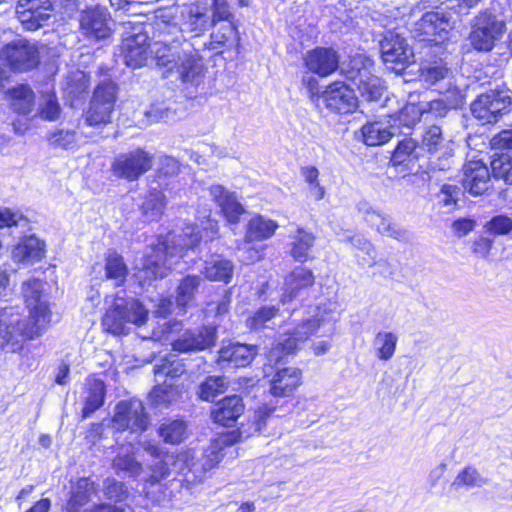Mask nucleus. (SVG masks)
Returning <instances> with one entry per match:
<instances>
[{"label":"nucleus","mask_w":512,"mask_h":512,"mask_svg":"<svg viewBox=\"0 0 512 512\" xmlns=\"http://www.w3.org/2000/svg\"><path fill=\"white\" fill-rule=\"evenodd\" d=\"M356 209L370 226L376 225V220L380 217L381 212L374 209L368 201H359L356 205Z\"/></svg>","instance_id":"69168bd1"},{"label":"nucleus","mask_w":512,"mask_h":512,"mask_svg":"<svg viewBox=\"0 0 512 512\" xmlns=\"http://www.w3.org/2000/svg\"><path fill=\"white\" fill-rule=\"evenodd\" d=\"M373 227L383 236L401 240L405 237V231L396 223L392 222L390 217L380 213V217L376 220Z\"/></svg>","instance_id":"5fc2aeb1"},{"label":"nucleus","mask_w":512,"mask_h":512,"mask_svg":"<svg viewBox=\"0 0 512 512\" xmlns=\"http://www.w3.org/2000/svg\"><path fill=\"white\" fill-rule=\"evenodd\" d=\"M416 148V143L411 138L400 141L392 154V161L395 165L404 163Z\"/></svg>","instance_id":"680f3d73"},{"label":"nucleus","mask_w":512,"mask_h":512,"mask_svg":"<svg viewBox=\"0 0 512 512\" xmlns=\"http://www.w3.org/2000/svg\"><path fill=\"white\" fill-rule=\"evenodd\" d=\"M490 181L488 167L480 160H470L463 167V186L474 196L487 191Z\"/></svg>","instance_id":"5701e85b"},{"label":"nucleus","mask_w":512,"mask_h":512,"mask_svg":"<svg viewBox=\"0 0 512 512\" xmlns=\"http://www.w3.org/2000/svg\"><path fill=\"white\" fill-rule=\"evenodd\" d=\"M326 107L338 114H349L356 110L358 99L354 90L344 82H334L322 94Z\"/></svg>","instance_id":"6ab92c4d"},{"label":"nucleus","mask_w":512,"mask_h":512,"mask_svg":"<svg viewBox=\"0 0 512 512\" xmlns=\"http://www.w3.org/2000/svg\"><path fill=\"white\" fill-rule=\"evenodd\" d=\"M383 61L392 70H401L413 61L414 53L406 39L394 31H388L380 42Z\"/></svg>","instance_id":"4468645a"},{"label":"nucleus","mask_w":512,"mask_h":512,"mask_svg":"<svg viewBox=\"0 0 512 512\" xmlns=\"http://www.w3.org/2000/svg\"><path fill=\"white\" fill-rule=\"evenodd\" d=\"M45 254V243L35 236L25 237L12 251L16 262L34 263L40 261Z\"/></svg>","instance_id":"c756f323"},{"label":"nucleus","mask_w":512,"mask_h":512,"mask_svg":"<svg viewBox=\"0 0 512 512\" xmlns=\"http://www.w3.org/2000/svg\"><path fill=\"white\" fill-rule=\"evenodd\" d=\"M158 31L163 39L155 42L150 50L157 65L170 71L175 69L183 82L198 84L203 77L204 65L193 44L177 36L170 39L172 35Z\"/></svg>","instance_id":"f03ea898"},{"label":"nucleus","mask_w":512,"mask_h":512,"mask_svg":"<svg viewBox=\"0 0 512 512\" xmlns=\"http://www.w3.org/2000/svg\"><path fill=\"white\" fill-rule=\"evenodd\" d=\"M234 271L230 260L220 257H212L205 261L204 275L210 281L229 283Z\"/></svg>","instance_id":"72a5a7b5"},{"label":"nucleus","mask_w":512,"mask_h":512,"mask_svg":"<svg viewBox=\"0 0 512 512\" xmlns=\"http://www.w3.org/2000/svg\"><path fill=\"white\" fill-rule=\"evenodd\" d=\"M23 220V216L18 212H13L8 208H0V227H11L18 225Z\"/></svg>","instance_id":"774afa93"},{"label":"nucleus","mask_w":512,"mask_h":512,"mask_svg":"<svg viewBox=\"0 0 512 512\" xmlns=\"http://www.w3.org/2000/svg\"><path fill=\"white\" fill-rule=\"evenodd\" d=\"M148 310L138 300L117 299L107 310L103 319V328L114 335L127 334V324L141 326L146 323Z\"/></svg>","instance_id":"423d86ee"},{"label":"nucleus","mask_w":512,"mask_h":512,"mask_svg":"<svg viewBox=\"0 0 512 512\" xmlns=\"http://www.w3.org/2000/svg\"><path fill=\"white\" fill-rule=\"evenodd\" d=\"M326 321L324 314L321 313L320 307H311L308 316L297 325L292 333L284 334L281 340L270 352V360L280 357L281 353L289 354L297 349L298 344L306 341L309 336L313 335L316 330Z\"/></svg>","instance_id":"1a4fd4ad"},{"label":"nucleus","mask_w":512,"mask_h":512,"mask_svg":"<svg viewBox=\"0 0 512 512\" xmlns=\"http://www.w3.org/2000/svg\"><path fill=\"white\" fill-rule=\"evenodd\" d=\"M110 16L105 8H89L81 13L80 29L89 39H106L111 34L109 27Z\"/></svg>","instance_id":"412c9836"},{"label":"nucleus","mask_w":512,"mask_h":512,"mask_svg":"<svg viewBox=\"0 0 512 512\" xmlns=\"http://www.w3.org/2000/svg\"><path fill=\"white\" fill-rule=\"evenodd\" d=\"M158 31L163 39L155 42L150 50L157 65L170 71L175 69L183 82L198 84L203 77L204 65L193 44L177 36L170 39L172 35Z\"/></svg>","instance_id":"7ed1b4c3"},{"label":"nucleus","mask_w":512,"mask_h":512,"mask_svg":"<svg viewBox=\"0 0 512 512\" xmlns=\"http://www.w3.org/2000/svg\"><path fill=\"white\" fill-rule=\"evenodd\" d=\"M278 309L274 306H265L260 308L254 313L252 317L247 320V324L250 328L259 329L266 326V323L275 317Z\"/></svg>","instance_id":"052dcab7"},{"label":"nucleus","mask_w":512,"mask_h":512,"mask_svg":"<svg viewBox=\"0 0 512 512\" xmlns=\"http://www.w3.org/2000/svg\"><path fill=\"white\" fill-rule=\"evenodd\" d=\"M398 337L392 332L380 331L376 334L373 344L380 360L387 361L395 353Z\"/></svg>","instance_id":"c03bdc74"},{"label":"nucleus","mask_w":512,"mask_h":512,"mask_svg":"<svg viewBox=\"0 0 512 512\" xmlns=\"http://www.w3.org/2000/svg\"><path fill=\"white\" fill-rule=\"evenodd\" d=\"M10 105L13 111L27 115L34 107L35 96L32 89L27 85H19L8 91Z\"/></svg>","instance_id":"f704fd0d"},{"label":"nucleus","mask_w":512,"mask_h":512,"mask_svg":"<svg viewBox=\"0 0 512 512\" xmlns=\"http://www.w3.org/2000/svg\"><path fill=\"white\" fill-rule=\"evenodd\" d=\"M0 60L18 71H28L39 63V52L34 43L18 39L0 48Z\"/></svg>","instance_id":"ddd939ff"},{"label":"nucleus","mask_w":512,"mask_h":512,"mask_svg":"<svg viewBox=\"0 0 512 512\" xmlns=\"http://www.w3.org/2000/svg\"><path fill=\"white\" fill-rule=\"evenodd\" d=\"M216 341L214 327H200L184 331L172 342L173 350L178 352H196L210 348Z\"/></svg>","instance_id":"aec40b11"},{"label":"nucleus","mask_w":512,"mask_h":512,"mask_svg":"<svg viewBox=\"0 0 512 512\" xmlns=\"http://www.w3.org/2000/svg\"><path fill=\"white\" fill-rule=\"evenodd\" d=\"M361 139L367 146H377L388 142L394 135L392 127L385 121L368 122L362 126Z\"/></svg>","instance_id":"7c9ffc66"},{"label":"nucleus","mask_w":512,"mask_h":512,"mask_svg":"<svg viewBox=\"0 0 512 512\" xmlns=\"http://www.w3.org/2000/svg\"><path fill=\"white\" fill-rule=\"evenodd\" d=\"M485 229L493 235H506L512 231V218L507 215L494 216L486 223Z\"/></svg>","instance_id":"13d9d810"},{"label":"nucleus","mask_w":512,"mask_h":512,"mask_svg":"<svg viewBox=\"0 0 512 512\" xmlns=\"http://www.w3.org/2000/svg\"><path fill=\"white\" fill-rule=\"evenodd\" d=\"M490 144L494 149H512V130H503L494 135Z\"/></svg>","instance_id":"338daca9"},{"label":"nucleus","mask_w":512,"mask_h":512,"mask_svg":"<svg viewBox=\"0 0 512 512\" xmlns=\"http://www.w3.org/2000/svg\"><path fill=\"white\" fill-rule=\"evenodd\" d=\"M180 395L178 387L174 382H160L152 389L149 394L150 403L159 408L168 407L175 402Z\"/></svg>","instance_id":"58836bf2"},{"label":"nucleus","mask_w":512,"mask_h":512,"mask_svg":"<svg viewBox=\"0 0 512 512\" xmlns=\"http://www.w3.org/2000/svg\"><path fill=\"white\" fill-rule=\"evenodd\" d=\"M451 28L448 16L441 12L430 11L413 23L411 33L419 41L438 42Z\"/></svg>","instance_id":"dca6fc26"},{"label":"nucleus","mask_w":512,"mask_h":512,"mask_svg":"<svg viewBox=\"0 0 512 512\" xmlns=\"http://www.w3.org/2000/svg\"><path fill=\"white\" fill-rule=\"evenodd\" d=\"M117 99V86L112 81H103L94 90L85 122L91 127H101L111 122Z\"/></svg>","instance_id":"6e6552de"},{"label":"nucleus","mask_w":512,"mask_h":512,"mask_svg":"<svg viewBox=\"0 0 512 512\" xmlns=\"http://www.w3.org/2000/svg\"><path fill=\"white\" fill-rule=\"evenodd\" d=\"M51 146L60 149H74L77 146V136L74 130L59 129L48 135Z\"/></svg>","instance_id":"864d4df0"},{"label":"nucleus","mask_w":512,"mask_h":512,"mask_svg":"<svg viewBox=\"0 0 512 512\" xmlns=\"http://www.w3.org/2000/svg\"><path fill=\"white\" fill-rule=\"evenodd\" d=\"M244 412V404L238 396H229L215 404L211 415L216 423L230 426Z\"/></svg>","instance_id":"bb28decb"},{"label":"nucleus","mask_w":512,"mask_h":512,"mask_svg":"<svg viewBox=\"0 0 512 512\" xmlns=\"http://www.w3.org/2000/svg\"><path fill=\"white\" fill-rule=\"evenodd\" d=\"M278 228L275 221L264 218L263 216L253 217L247 227L246 240H264L270 238Z\"/></svg>","instance_id":"ea45409f"},{"label":"nucleus","mask_w":512,"mask_h":512,"mask_svg":"<svg viewBox=\"0 0 512 512\" xmlns=\"http://www.w3.org/2000/svg\"><path fill=\"white\" fill-rule=\"evenodd\" d=\"M491 170L494 178L512 184V157L507 154L494 157L491 161Z\"/></svg>","instance_id":"603ef678"},{"label":"nucleus","mask_w":512,"mask_h":512,"mask_svg":"<svg viewBox=\"0 0 512 512\" xmlns=\"http://www.w3.org/2000/svg\"><path fill=\"white\" fill-rule=\"evenodd\" d=\"M449 73L450 71L444 63H433L420 69V79L425 84L434 86L441 80L448 78Z\"/></svg>","instance_id":"3c124183"},{"label":"nucleus","mask_w":512,"mask_h":512,"mask_svg":"<svg viewBox=\"0 0 512 512\" xmlns=\"http://www.w3.org/2000/svg\"><path fill=\"white\" fill-rule=\"evenodd\" d=\"M290 243L289 253L291 257L298 262H306L309 259V253L315 242V235L311 232L298 228L293 235Z\"/></svg>","instance_id":"473e14b6"},{"label":"nucleus","mask_w":512,"mask_h":512,"mask_svg":"<svg viewBox=\"0 0 512 512\" xmlns=\"http://www.w3.org/2000/svg\"><path fill=\"white\" fill-rule=\"evenodd\" d=\"M301 371L297 368L279 370L271 380L270 392L276 397H286L300 385Z\"/></svg>","instance_id":"cd10ccee"},{"label":"nucleus","mask_w":512,"mask_h":512,"mask_svg":"<svg viewBox=\"0 0 512 512\" xmlns=\"http://www.w3.org/2000/svg\"><path fill=\"white\" fill-rule=\"evenodd\" d=\"M104 492L105 495L114 502L122 501L128 495L125 484L114 478H107L104 481Z\"/></svg>","instance_id":"bf43d9fd"},{"label":"nucleus","mask_w":512,"mask_h":512,"mask_svg":"<svg viewBox=\"0 0 512 512\" xmlns=\"http://www.w3.org/2000/svg\"><path fill=\"white\" fill-rule=\"evenodd\" d=\"M227 382L222 376H209L199 387V397L205 401L213 400L226 389Z\"/></svg>","instance_id":"8fccbe9b"},{"label":"nucleus","mask_w":512,"mask_h":512,"mask_svg":"<svg viewBox=\"0 0 512 512\" xmlns=\"http://www.w3.org/2000/svg\"><path fill=\"white\" fill-rule=\"evenodd\" d=\"M96 495V487L90 478H81L72 486L68 505L70 509H78L86 505Z\"/></svg>","instance_id":"4c0bfd02"},{"label":"nucleus","mask_w":512,"mask_h":512,"mask_svg":"<svg viewBox=\"0 0 512 512\" xmlns=\"http://www.w3.org/2000/svg\"><path fill=\"white\" fill-rule=\"evenodd\" d=\"M177 12V9L175 13L172 10L160 12L155 22L156 29L182 40L185 39L184 33L202 36L211 25L207 9L203 6L192 4Z\"/></svg>","instance_id":"39448f33"},{"label":"nucleus","mask_w":512,"mask_h":512,"mask_svg":"<svg viewBox=\"0 0 512 512\" xmlns=\"http://www.w3.org/2000/svg\"><path fill=\"white\" fill-rule=\"evenodd\" d=\"M116 474L136 478L143 472V464L136 459L132 445L122 446L112 461Z\"/></svg>","instance_id":"c85d7f7f"},{"label":"nucleus","mask_w":512,"mask_h":512,"mask_svg":"<svg viewBox=\"0 0 512 512\" xmlns=\"http://www.w3.org/2000/svg\"><path fill=\"white\" fill-rule=\"evenodd\" d=\"M255 355L256 348L254 346L232 343L223 346L219 350L217 363L221 365L222 363L226 362L231 364L233 367H244L252 362Z\"/></svg>","instance_id":"a878e982"},{"label":"nucleus","mask_w":512,"mask_h":512,"mask_svg":"<svg viewBox=\"0 0 512 512\" xmlns=\"http://www.w3.org/2000/svg\"><path fill=\"white\" fill-rule=\"evenodd\" d=\"M512 98L508 91L489 90L477 97L471 105V111L475 118L484 123H493L508 109Z\"/></svg>","instance_id":"f8f14e48"},{"label":"nucleus","mask_w":512,"mask_h":512,"mask_svg":"<svg viewBox=\"0 0 512 512\" xmlns=\"http://www.w3.org/2000/svg\"><path fill=\"white\" fill-rule=\"evenodd\" d=\"M344 242L350 243L355 249L362 251L367 257L359 260L363 267H373L376 265V250L373 243L362 234L346 236Z\"/></svg>","instance_id":"79ce46f5"},{"label":"nucleus","mask_w":512,"mask_h":512,"mask_svg":"<svg viewBox=\"0 0 512 512\" xmlns=\"http://www.w3.org/2000/svg\"><path fill=\"white\" fill-rule=\"evenodd\" d=\"M200 282V277L194 275H188L180 282L176 296V303L179 307L184 308L193 300Z\"/></svg>","instance_id":"09e8293b"},{"label":"nucleus","mask_w":512,"mask_h":512,"mask_svg":"<svg viewBox=\"0 0 512 512\" xmlns=\"http://www.w3.org/2000/svg\"><path fill=\"white\" fill-rule=\"evenodd\" d=\"M87 387L88 395L85 399V405L82 410L83 418L89 417L92 413L99 409L103 405L105 397V384L100 379H88Z\"/></svg>","instance_id":"e433bc0d"},{"label":"nucleus","mask_w":512,"mask_h":512,"mask_svg":"<svg viewBox=\"0 0 512 512\" xmlns=\"http://www.w3.org/2000/svg\"><path fill=\"white\" fill-rule=\"evenodd\" d=\"M231 16L226 0H213V15L210 20L211 26H214L219 21H228Z\"/></svg>","instance_id":"0e129e2a"},{"label":"nucleus","mask_w":512,"mask_h":512,"mask_svg":"<svg viewBox=\"0 0 512 512\" xmlns=\"http://www.w3.org/2000/svg\"><path fill=\"white\" fill-rule=\"evenodd\" d=\"M45 283L32 278L22 285V293L29 309L28 323L14 308L0 310V347L22 339L38 337L50 322L49 303L44 294Z\"/></svg>","instance_id":"f257e3e1"},{"label":"nucleus","mask_w":512,"mask_h":512,"mask_svg":"<svg viewBox=\"0 0 512 512\" xmlns=\"http://www.w3.org/2000/svg\"><path fill=\"white\" fill-rule=\"evenodd\" d=\"M373 61L364 55L354 56L345 70L346 78L366 101H376L383 93L381 79L372 74Z\"/></svg>","instance_id":"0eeeda50"},{"label":"nucleus","mask_w":512,"mask_h":512,"mask_svg":"<svg viewBox=\"0 0 512 512\" xmlns=\"http://www.w3.org/2000/svg\"><path fill=\"white\" fill-rule=\"evenodd\" d=\"M422 146L429 153L442 152L444 156H452L451 141L445 140L438 126H431L425 131Z\"/></svg>","instance_id":"c9c22d12"},{"label":"nucleus","mask_w":512,"mask_h":512,"mask_svg":"<svg viewBox=\"0 0 512 512\" xmlns=\"http://www.w3.org/2000/svg\"><path fill=\"white\" fill-rule=\"evenodd\" d=\"M148 40V35L142 31L123 38L120 55L126 66L137 69L146 65L150 55Z\"/></svg>","instance_id":"a211bd4d"},{"label":"nucleus","mask_w":512,"mask_h":512,"mask_svg":"<svg viewBox=\"0 0 512 512\" xmlns=\"http://www.w3.org/2000/svg\"><path fill=\"white\" fill-rule=\"evenodd\" d=\"M50 0H19L16 14L23 27L27 30H37L42 27L52 15Z\"/></svg>","instance_id":"f3484780"},{"label":"nucleus","mask_w":512,"mask_h":512,"mask_svg":"<svg viewBox=\"0 0 512 512\" xmlns=\"http://www.w3.org/2000/svg\"><path fill=\"white\" fill-rule=\"evenodd\" d=\"M200 239L201 236L196 232V228L189 225L185 227L183 234L178 236L177 240L173 237L168 241L173 246L167 242H159L152 252L144 257L137 277L143 282L166 277L171 269V264L174 263L173 259L182 257L184 249L196 247Z\"/></svg>","instance_id":"20e7f679"},{"label":"nucleus","mask_w":512,"mask_h":512,"mask_svg":"<svg viewBox=\"0 0 512 512\" xmlns=\"http://www.w3.org/2000/svg\"><path fill=\"white\" fill-rule=\"evenodd\" d=\"M505 25L490 13H481L472 24L470 45L479 52L491 51L504 33Z\"/></svg>","instance_id":"9d476101"},{"label":"nucleus","mask_w":512,"mask_h":512,"mask_svg":"<svg viewBox=\"0 0 512 512\" xmlns=\"http://www.w3.org/2000/svg\"><path fill=\"white\" fill-rule=\"evenodd\" d=\"M315 282L313 272L306 267H296L284 280L282 303L292 301L304 289L311 287Z\"/></svg>","instance_id":"b1692460"},{"label":"nucleus","mask_w":512,"mask_h":512,"mask_svg":"<svg viewBox=\"0 0 512 512\" xmlns=\"http://www.w3.org/2000/svg\"><path fill=\"white\" fill-rule=\"evenodd\" d=\"M172 460L170 462V474H186L191 471L194 466L193 457L188 451H182L178 454H170Z\"/></svg>","instance_id":"6e6d98bb"},{"label":"nucleus","mask_w":512,"mask_h":512,"mask_svg":"<svg viewBox=\"0 0 512 512\" xmlns=\"http://www.w3.org/2000/svg\"><path fill=\"white\" fill-rule=\"evenodd\" d=\"M209 192L226 220L232 224L238 223L241 215L245 213V208L239 201L237 194L220 184L212 185Z\"/></svg>","instance_id":"4be33fe9"},{"label":"nucleus","mask_w":512,"mask_h":512,"mask_svg":"<svg viewBox=\"0 0 512 512\" xmlns=\"http://www.w3.org/2000/svg\"><path fill=\"white\" fill-rule=\"evenodd\" d=\"M185 371L183 363L178 359H162L160 364L155 365L154 374L157 383L168 381L181 376Z\"/></svg>","instance_id":"37998d69"},{"label":"nucleus","mask_w":512,"mask_h":512,"mask_svg":"<svg viewBox=\"0 0 512 512\" xmlns=\"http://www.w3.org/2000/svg\"><path fill=\"white\" fill-rule=\"evenodd\" d=\"M171 460L172 458L170 454L164 453L159 458H155L151 462L147 463L146 468L149 471V477L146 481L151 484H155L167 478L170 475Z\"/></svg>","instance_id":"49530a36"},{"label":"nucleus","mask_w":512,"mask_h":512,"mask_svg":"<svg viewBox=\"0 0 512 512\" xmlns=\"http://www.w3.org/2000/svg\"><path fill=\"white\" fill-rule=\"evenodd\" d=\"M487 483V480L480 475L476 468L465 467L451 483V488L460 490L461 488L481 487Z\"/></svg>","instance_id":"a18cd8bd"},{"label":"nucleus","mask_w":512,"mask_h":512,"mask_svg":"<svg viewBox=\"0 0 512 512\" xmlns=\"http://www.w3.org/2000/svg\"><path fill=\"white\" fill-rule=\"evenodd\" d=\"M338 62V54L331 48H316L305 57L307 68L320 76L333 73L338 67Z\"/></svg>","instance_id":"393cba45"},{"label":"nucleus","mask_w":512,"mask_h":512,"mask_svg":"<svg viewBox=\"0 0 512 512\" xmlns=\"http://www.w3.org/2000/svg\"><path fill=\"white\" fill-rule=\"evenodd\" d=\"M113 423L118 430L145 431L149 425L143 403L138 399L122 401L116 406Z\"/></svg>","instance_id":"2eb2a0df"},{"label":"nucleus","mask_w":512,"mask_h":512,"mask_svg":"<svg viewBox=\"0 0 512 512\" xmlns=\"http://www.w3.org/2000/svg\"><path fill=\"white\" fill-rule=\"evenodd\" d=\"M106 278L115 281L116 286H121L128 275V267L123 257L115 251H109L105 258Z\"/></svg>","instance_id":"a19ab883"},{"label":"nucleus","mask_w":512,"mask_h":512,"mask_svg":"<svg viewBox=\"0 0 512 512\" xmlns=\"http://www.w3.org/2000/svg\"><path fill=\"white\" fill-rule=\"evenodd\" d=\"M186 431L187 426L181 420H168L159 427V435L169 444H177L183 441Z\"/></svg>","instance_id":"de8ad7c7"},{"label":"nucleus","mask_w":512,"mask_h":512,"mask_svg":"<svg viewBox=\"0 0 512 512\" xmlns=\"http://www.w3.org/2000/svg\"><path fill=\"white\" fill-rule=\"evenodd\" d=\"M153 166V155L137 148L119 154L112 163L111 169L115 176L127 181H136Z\"/></svg>","instance_id":"9b49d317"},{"label":"nucleus","mask_w":512,"mask_h":512,"mask_svg":"<svg viewBox=\"0 0 512 512\" xmlns=\"http://www.w3.org/2000/svg\"><path fill=\"white\" fill-rule=\"evenodd\" d=\"M167 205L166 196L161 190L151 188L141 205V212L148 221H156L164 214Z\"/></svg>","instance_id":"2f4dec72"},{"label":"nucleus","mask_w":512,"mask_h":512,"mask_svg":"<svg viewBox=\"0 0 512 512\" xmlns=\"http://www.w3.org/2000/svg\"><path fill=\"white\" fill-rule=\"evenodd\" d=\"M40 117L44 120L55 121L60 115V106L56 97L52 94H46L40 104Z\"/></svg>","instance_id":"4d7b16f0"},{"label":"nucleus","mask_w":512,"mask_h":512,"mask_svg":"<svg viewBox=\"0 0 512 512\" xmlns=\"http://www.w3.org/2000/svg\"><path fill=\"white\" fill-rule=\"evenodd\" d=\"M443 99L453 109L458 108L464 103L465 91L449 82L447 89L443 92Z\"/></svg>","instance_id":"e2e57ef3"}]
</instances>
